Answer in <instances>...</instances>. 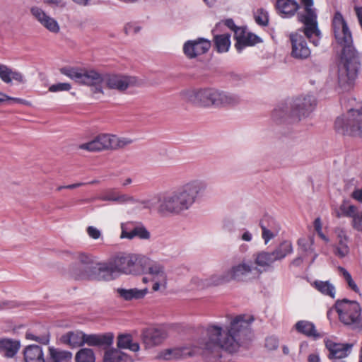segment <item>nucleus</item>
<instances>
[{
	"instance_id": "obj_29",
	"label": "nucleus",
	"mask_w": 362,
	"mask_h": 362,
	"mask_svg": "<svg viewBox=\"0 0 362 362\" xmlns=\"http://www.w3.org/2000/svg\"><path fill=\"white\" fill-rule=\"evenodd\" d=\"M276 8L282 17L291 18L296 14L299 5L296 0H277Z\"/></svg>"
},
{
	"instance_id": "obj_61",
	"label": "nucleus",
	"mask_w": 362,
	"mask_h": 362,
	"mask_svg": "<svg viewBox=\"0 0 362 362\" xmlns=\"http://www.w3.org/2000/svg\"><path fill=\"white\" fill-rule=\"evenodd\" d=\"M301 3L303 4V8H314L313 7V0H301Z\"/></svg>"
},
{
	"instance_id": "obj_34",
	"label": "nucleus",
	"mask_w": 362,
	"mask_h": 362,
	"mask_svg": "<svg viewBox=\"0 0 362 362\" xmlns=\"http://www.w3.org/2000/svg\"><path fill=\"white\" fill-rule=\"evenodd\" d=\"M47 362H72V354L68 351L50 346Z\"/></svg>"
},
{
	"instance_id": "obj_51",
	"label": "nucleus",
	"mask_w": 362,
	"mask_h": 362,
	"mask_svg": "<svg viewBox=\"0 0 362 362\" xmlns=\"http://www.w3.org/2000/svg\"><path fill=\"white\" fill-rule=\"evenodd\" d=\"M287 112L284 110V107L276 108L274 110L272 116L276 120H281L286 115Z\"/></svg>"
},
{
	"instance_id": "obj_25",
	"label": "nucleus",
	"mask_w": 362,
	"mask_h": 362,
	"mask_svg": "<svg viewBox=\"0 0 362 362\" xmlns=\"http://www.w3.org/2000/svg\"><path fill=\"white\" fill-rule=\"evenodd\" d=\"M325 346L329 352V358L335 359V361L346 357L351 352L352 347L351 344L336 343L330 339L325 341Z\"/></svg>"
},
{
	"instance_id": "obj_5",
	"label": "nucleus",
	"mask_w": 362,
	"mask_h": 362,
	"mask_svg": "<svg viewBox=\"0 0 362 362\" xmlns=\"http://www.w3.org/2000/svg\"><path fill=\"white\" fill-rule=\"evenodd\" d=\"M113 341L114 334L111 332L86 334L81 331H75L69 332L61 337V341L71 347H78L86 344L107 349L112 345Z\"/></svg>"
},
{
	"instance_id": "obj_17",
	"label": "nucleus",
	"mask_w": 362,
	"mask_h": 362,
	"mask_svg": "<svg viewBox=\"0 0 362 362\" xmlns=\"http://www.w3.org/2000/svg\"><path fill=\"white\" fill-rule=\"evenodd\" d=\"M86 279H93L98 281H111L117 276L113 264L110 259L104 262H95L93 267L85 274Z\"/></svg>"
},
{
	"instance_id": "obj_50",
	"label": "nucleus",
	"mask_w": 362,
	"mask_h": 362,
	"mask_svg": "<svg viewBox=\"0 0 362 362\" xmlns=\"http://www.w3.org/2000/svg\"><path fill=\"white\" fill-rule=\"evenodd\" d=\"M86 232L88 236L94 240L99 239L102 235L101 231L94 226H88L86 228Z\"/></svg>"
},
{
	"instance_id": "obj_42",
	"label": "nucleus",
	"mask_w": 362,
	"mask_h": 362,
	"mask_svg": "<svg viewBox=\"0 0 362 362\" xmlns=\"http://www.w3.org/2000/svg\"><path fill=\"white\" fill-rule=\"evenodd\" d=\"M127 356L116 349H107L104 355L103 362H121Z\"/></svg>"
},
{
	"instance_id": "obj_36",
	"label": "nucleus",
	"mask_w": 362,
	"mask_h": 362,
	"mask_svg": "<svg viewBox=\"0 0 362 362\" xmlns=\"http://www.w3.org/2000/svg\"><path fill=\"white\" fill-rule=\"evenodd\" d=\"M295 327L299 333L303 334L308 337H312L315 339L320 337V334L316 330L315 326L311 322L300 320L296 322Z\"/></svg>"
},
{
	"instance_id": "obj_22",
	"label": "nucleus",
	"mask_w": 362,
	"mask_h": 362,
	"mask_svg": "<svg viewBox=\"0 0 362 362\" xmlns=\"http://www.w3.org/2000/svg\"><path fill=\"white\" fill-rule=\"evenodd\" d=\"M121 230V238H127L129 240H132L136 237L142 240H148L150 238V233L142 224L134 225L132 222L122 223Z\"/></svg>"
},
{
	"instance_id": "obj_18",
	"label": "nucleus",
	"mask_w": 362,
	"mask_h": 362,
	"mask_svg": "<svg viewBox=\"0 0 362 362\" xmlns=\"http://www.w3.org/2000/svg\"><path fill=\"white\" fill-rule=\"evenodd\" d=\"M73 258L77 260L78 264L71 267V276L77 280L86 279L88 276L85 274L88 273L95 264L93 257L84 252H78L74 255Z\"/></svg>"
},
{
	"instance_id": "obj_31",
	"label": "nucleus",
	"mask_w": 362,
	"mask_h": 362,
	"mask_svg": "<svg viewBox=\"0 0 362 362\" xmlns=\"http://www.w3.org/2000/svg\"><path fill=\"white\" fill-rule=\"evenodd\" d=\"M21 343L18 340L0 339V354L7 358L13 357L18 351Z\"/></svg>"
},
{
	"instance_id": "obj_1",
	"label": "nucleus",
	"mask_w": 362,
	"mask_h": 362,
	"mask_svg": "<svg viewBox=\"0 0 362 362\" xmlns=\"http://www.w3.org/2000/svg\"><path fill=\"white\" fill-rule=\"evenodd\" d=\"M252 337L250 322L243 315L232 318L228 324L210 323L203 329L202 335L195 341L194 346L206 362H219L223 351H238Z\"/></svg>"
},
{
	"instance_id": "obj_63",
	"label": "nucleus",
	"mask_w": 362,
	"mask_h": 362,
	"mask_svg": "<svg viewBox=\"0 0 362 362\" xmlns=\"http://www.w3.org/2000/svg\"><path fill=\"white\" fill-rule=\"evenodd\" d=\"M314 226H315V230L317 232H320L321 231L322 226H321V221H320V218H316L315 220V221H314Z\"/></svg>"
},
{
	"instance_id": "obj_45",
	"label": "nucleus",
	"mask_w": 362,
	"mask_h": 362,
	"mask_svg": "<svg viewBox=\"0 0 362 362\" xmlns=\"http://www.w3.org/2000/svg\"><path fill=\"white\" fill-rule=\"evenodd\" d=\"M340 274L344 277L345 281H346L349 287L355 292H358V288L356 283L352 279V277L350 273L344 267H339L338 268Z\"/></svg>"
},
{
	"instance_id": "obj_56",
	"label": "nucleus",
	"mask_w": 362,
	"mask_h": 362,
	"mask_svg": "<svg viewBox=\"0 0 362 362\" xmlns=\"http://www.w3.org/2000/svg\"><path fill=\"white\" fill-rule=\"evenodd\" d=\"M44 3L50 6H54L57 7L65 6V3L63 0H43Z\"/></svg>"
},
{
	"instance_id": "obj_2",
	"label": "nucleus",
	"mask_w": 362,
	"mask_h": 362,
	"mask_svg": "<svg viewBox=\"0 0 362 362\" xmlns=\"http://www.w3.org/2000/svg\"><path fill=\"white\" fill-rule=\"evenodd\" d=\"M208 182L203 179L189 180L170 192L140 202L141 209H152L158 204L163 215H178L189 210L206 192Z\"/></svg>"
},
{
	"instance_id": "obj_16",
	"label": "nucleus",
	"mask_w": 362,
	"mask_h": 362,
	"mask_svg": "<svg viewBox=\"0 0 362 362\" xmlns=\"http://www.w3.org/2000/svg\"><path fill=\"white\" fill-rule=\"evenodd\" d=\"M302 33V32L298 30L296 33H291L289 36L291 43V56L294 59L300 60L308 59L311 54L310 49L305 40L307 37Z\"/></svg>"
},
{
	"instance_id": "obj_59",
	"label": "nucleus",
	"mask_w": 362,
	"mask_h": 362,
	"mask_svg": "<svg viewBox=\"0 0 362 362\" xmlns=\"http://www.w3.org/2000/svg\"><path fill=\"white\" fill-rule=\"evenodd\" d=\"M225 25H226L228 28H229L230 29H231L232 30H233L235 32V29H238V28H240L239 27H237L235 25V23L234 21H233V19H230V18H228V19H226L225 21Z\"/></svg>"
},
{
	"instance_id": "obj_21",
	"label": "nucleus",
	"mask_w": 362,
	"mask_h": 362,
	"mask_svg": "<svg viewBox=\"0 0 362 362\" xmlns=\"http://www.w3.org/2000/svg\"><path fill=\"white\" fill-rule=\"evenodd\" d=\"M211 46L210 40L199 37L196 40L186 41L183 45V52L188 59H194L197 56L207 52Z\"/></svg>"
},
{
	"instance_id": "obj_4",
	"label": "nucleus",
	"mask_w": 362,
	"mask_h": 362,
	"mask_svg": "<svg viewBox=\"0 0 362 362\" xmlns=\"http://www.w3.org/2000/svg\"><path fill=\"white\" fill-rule=\"evenodd\" d=\"M262 270L255 267L253 261L243 259L233 264L228 269L216 273L206 279V286H219L234 281L239 283H248L259 279Z\"/></svg>"
},
{
	"instance_id": "obj_11",
	"label": "nucleus",
	"mask_w": 362,
	"mask_h": 362,
	"mask_svg": "<svg viewBox=\"0 0 362 362\" xmlns=\"http://www.w3.org/2000/svg\"><path fill=\"white\" fill-rule=\"evenodd\" d=\"M180 95L182 99L196 105L205 107H215L216 88L185 90L182 91Z\"/></svg>"
},
{
	"instance_id": "obj_46",
	"label": "nucleus",
	"mask_w": 362,
	"mask_h": 362,
	"mask_svg": "<svg viewBox=\"0 0 362 362\" xmlns=\"http://www.w3.org/2000/svg\"><path fill=\"white\" fill-rule=\"evenodd\" d=\"M266 349L269 351H274L278 349L279 346V341L276 337L269 336L265 339Z\"/></svg>"
},
{
	"instance_id": "obj_40",
	"label": "nucleus",
	"mask_w": 362,
	"mask_h": 362,
	"mask_svg": "<svg viewBox=\"0 0 362 362\" xmlns=\"http://www.w3.org/2000/svg\"><path fill=\"white\" fill-rule=\"evenodd\" d=\"M313 285L322 294L332 298L335 297V287L329 281H315Z\"/></svg>"
},
{
	"instance_id": "obj_20",
	"label": "nucleus",
	"mask_w": 362,
	"mask_h": 362,
	"mask_svg": "<svg viewBox=\"0 0 362 362\" xmlns=\"http://www.w3.org/2000/svg\"><path fill=\"white\" fill-rule=\"evenodd\" d=\"M30 13L43 28L49 32L57 34L60 31V26L57 20L47 13L41 7L33 6L30 8Z\"/></svg>"
},
{
	"instance_id": "obj_6",
	"label": "nucleus",
	"mask_w": 362,
	"mask_h": 362,
	"mask_svg": "<svg viewBox=\"0 0 362 362\" xmlns=\"http://www.w3.org/2000/svg\"><path fill=\"white\" fill-rule=\"evenodd\" d=\"M98 81H94L92 92L94 95L104 94L103 87L124 92L129 87L134 86L137 80L135 77L123 74H100Z\"/></svg>"
},
{
	"instance_id": "obj_30",
	"label": "nucleus",
	"mask_w": 362,
	"mask_h": 362,
	"mask_svg": "<svg viewBox=\"0 0 362 362\" xmlns=\"http://www.w3.org/2000/svg\"><path fill=\"white\" fill-rule=\"evenodd\" d=\"M0 78L6 83H11L12 81L19 83H25V79L21 72L14 71L4 64H0Z\"/></svg>"
},
{
	"instance_id": "obj_57",
	"label": "nucleus",
	"mask_w": 362,
	"mask_h": 362,
	"mask_svg": "<svg viewBox=\"0 0 362 362\" xmlns=\"http://www.w3.org/2000/svg\"><path fill=\"white\" fill-rule=\"evenodd\" d=\"M6 101H12V102H15V103H17L24 104V105H28L29 103L25 100L21 99V98H18L9 97V96H8L6 95V98H5V102Z\"/></svg>"
},
{
	"instance_id": "obj_14",
	"label": "nucleus",
	"mask_w": 362,
	"mask_h": 362,
	"mask_svg": "<svg viewBox=\"0 0 362 362\" xmlns=\"http://www.w3.org/2000/svg\"><path fill=\"white\" fill-rule=\"evenodd\" d=\"M60 73L77 83L93 88L94 81H98L99 72L93 69H81L66 66L60 69Z\"/></svg>"
},
{
	"instance_id": "obj_58",
	"label": "nucleus",
	"mask_w": 362,
	"mask_h": 362,
	"mask_svg": "<svg viewBox=\"0 0 362 362\" xmlns=\"http://www.w3.org/2000/svg\"><path fill=\"white\" fill-rule=\"evenodd\" d=\"M356 14L359 23V25L362 29V6H356L355 7Z\"/></svg>"
},
{
	"instance_id": "obj_54",
	"label": "nucleus",
	"mask_w": 362,
	"mask_h": 362,
	"mask_svg": "<svg viewBox=\"0 0 362 362\" xmlns=\"http://www.w3.org/2000/svg\"><path fill=\"white\" fill-rule=\"evenodd\" d=\"M154 281L153 283V290L154 291H158L161 287L163 288V289H165L166 288V285H167V278H165V283L163 282H161L160 280L158 279H154L153 280Z\"/></svg>"
},
{
	"instance_id": "obj_64",
	"label": "nucleus",
	"mask_w": 362,
	"mask_h": 362,
	"mask_svg": "<svg viewBox=\"0 0 362 362\" xmlns=\"http://www.w3.org/2000/svg\"><path fill=\"white\" fill-rule=\"evenodd\" d=\"M303 262V259L300 257L295 258L292 262L291 264L296 267H299Z\"/></svg>"
},
{
	"instance_id": "obj_47",
	"label": "nucleus",
	"mask_w": 362,
	"mask_h": 362,
	"mask_svg": "<svg viewBox=\"0 0 362 362\" xmlns=\"http://www.w3.org/2000/svg\"><path fill=\"white\" fill-rule=\"evenodd\" d=\"M71 88V86L69 83H59L49 86V91L52 93L69 91Z\"/></svg>"
},
{
	"instance_id": "obj_26",
	"label": "nucleus",
	"mask_w": 362,
	"mask_h": 362,
	"mask_svg": "<svg viewBox=\"0 0 362 362\" xmlns=\"http://www.w3.org/2000/svg\"><path fill=\"white\" fill-rule=\"evenodd\" d=\"M336 233L337 243L332 245V252L336 257L341 259L349 253V237L343 228L337 229Z\"/></svg>"
},
{
	"instance_id": "obj_7",
	"label": "nucleus",
	"mask_w": 362,
	"mask_h": 362,
	"mask_svg": "<svg viewBox=\"0 0 362 362\" xmlns=\"http://www.w3.org/2000/svg\"><path fill=\"white\" fill-rule=\"evenodd\" d=\"M336 131L343 135L362 138V107L351 109L334 122Z\"/></svg>"
},
{
	"instance_id": "obj_3",
	"label": "nucleus",
	"mask_w": 362,
	"mask_h": 362,
	"mask_svg": "<svg viewBox=\"0 0 362 362\" xmlns=\"http://www.w3.org/2000/svg\"><path fill=\"white\" fill-rule=\"evenodd\" d=\"M332 27L335 40L342 48L338 65L339 83L341 85L349 84L356 78L360 66L357 52L353 45L352 34L339 11L334 13Z\"/></svg>"
},
{
	"instance_id": "obj_44",
	"label": "nucleus",
	"mask_w": 362,
	"mask_h": 362,
	"mask_svg": "<svg viewBox=\"0 0 362 362\" xmlns=\"http://www.w3.org/2000/svg\"><path fill=\"white\" fill-rule=\"evenodd\" d=\"M255 22L262 26H266L269 23V13L264 8L257 9L255 15Z\"/></svg>"
},
{
	"instance_id": "obj_9",
	"label": "nucleus",
	"mask_w": 362,
	"mask_h": 362,
	"mask_svg": "<svg viewBox=\"0 0 362 362\" xmlns=\"http://www.w3.org/2000/svg\"><path fill=\"white\" fill-rule=\"evenodd\" d=\"M128 138L118 137L113 134H102L92 141L82 144L79 148L88 151H100L106 149H117L132 144Z\"/></svg>"
},
{
	"instance_id": "obj_38",
	"label": "nucleus",
	"mask_w": 362,
	"mask_h": 362,
	"mask_svg": "<svg viewBox=\"0 0 362 362\" xmlns=\"http://www.w3.org/2000/svg\"><path fill=\"white\" fill-rule=\"evenodd\" d=\"M293 250L292 243L288 240H284L276 246L272 252L276 262L284 259L287 255L291 254Z\"/></svg>"
},
{
	"instance_id": "obj_39",
	"label": "nucleus",
	"mask_w": 362,
	"mask_h": 362,
	"mask_svg": "<svg viewBox=\"0 0 362 362\" xmlns=\"http://www.w3.org/2000/svg\"><path fill=\"white\" fill-rule=\"evenodd\" d=\"M186 348H173V349H167L162 351L158 358L163 360H174L179 359L182 358L184 356L187 354L185 352Z\"/></svg>"
},
{
	"instance_id": "obj_28",
	"label": "nucleus",
	"mask_w": 362,
	"mask_h": 362,
	"mask_svg": "<svg viewBox=\"0 0 362 362\" xmlns=\"http://www.w3.org/2000/svg\"><path fill=\"white\" fill-rule=\"evenodd\" d=\"M255 267H258L263 272L267 271L272 267L273 264L276 262L272 252L260 251L252 255Z\"/></svg>"
},
{
	"instance_id": "obj_37",
	"label": "nucleus",
	"mask_w": 362,
	"mask_h": 362,
	"mask_svg": "<svg viewBox=\"0 0 362 362\" xmlns=\"http://www.w3.org/2000/svg\"><path fill=\"white\" fill-rule=\"evenodd\" d=\"M117 346L119 349H129L134 352H137L140 349V346L137 342H133L132 336L129 334H121L117 337Z\"/></svg>"
},
{
	"instance_id": "obj_13",
	"label": "nucleus",
	"mask_w": 362,
	"mask_h": 362,
	"mask_svg": "<svg viewBox=\"0 0 362 362\" xmlns=\"http://www.w3.org/2000/svg\"><path fill=\"white\" fill-rule=\"evenodd\" d=\"M334 214L338 218H349L352 228L362 233V211H359L357 206L351 204L348 200H344L339 207L334 210Z\"/></svg>"
},
{
	"instance_id": "obj_10",
	"label": "nucleus",
	"mask_w": 362,
	"mask_h": 362,
	"mask_svg": "<svg viewBox=\"0 0 362 362\" xmlns=\"http://www.w3.org/2000/svg\"><path fill=\"white\" fill-rule=\"evenodd\" d=\"M339 320L344 325H358L361 318V308L356 300L343 299L335 305Z\"/></svg>"
},
{
	"instance_id": "obj_52",
	"label": "nucleus",
	"mask_w": 362,
	"mask_h": 362,
	"mask_svg": "<svg viewBox=\"0 0 362 362\" xmlns=\"http://www.w3.org/2000/svg\"><path fill=\"white\" fill-rule=\"evenodd\" d=\"M350 197L357 202L362 204V187L354 189Z\"/></svg>"
},
{
	"instance_id": "obj_24",
	"label": "nucleus",
	"mask_w": 362,
	"mask_h": 362,
	"mask_svg": "<svg viewBox=\"0 0 362 362\" xmlns=\"http://www.w3.org/2000/svg\"><path fill=\"white\" fill-rule=\"evenodd\" d=\"M235 39L236 40L235 47L238 52H241L245 47L255 45L261 41L257 35L247 33L244 28L235 30Z\"/></svg>"
},
{
	"instance_id": "obj_60",
	"label": "nucleus",
	"mask_w": 362,
	"mask_h": 362,
	"mask_svg": "<svg viewBox=\"0 0 362 362\" xmlns=\"http://www.w3.org/2000/svg\"><path fill=\"white\" fill-rule=\"evenodd\" d=\"M117 195H115L114 194H108L104 196L102 198V200L117 202Z\"/></svg>"
},
{
	"instance_id": "obj_62",
	"label": "nucleus",
	"mask_w": 362,
	"mask_h": 362,
	"mask_svg": "<svg viewBox=\"0 0 362 362\" xmlns=\"http://www.w3.org/2000/svg\"><path fill=\"white\" fill-rule=\"evenodd\" d=\"M308 362H320V359L318 354H312L308 356Z\"/></svg>"
},
{
	"instance_id": "obj_48",
	"label": "nucleus",
	"mask_w": 362,
	"mask_h": 362,
	"mask_svg": "<svg viewBox=\"0 0 362 362\" xmlns=\"http://www.w3.org/2000/svg\"><path fill=\"white\" fill-rule=\"evenodd\" d=\"M26 338L28 339L35 340L43 344H47L49 341V334H45L42 336H35L32 333H27Z\"/></svg>"
},
{
	"instance_id": "obj_15",
	"label": "nucleus",
	"mask_w": 362,
	"mask_h": 362,
	"mask_svg": "<svg viewBox=\"0 0 362 362\" xmlns=\"http://www.w3.org/2000/svg\"><path fill=\"white\" fill-rule=\"evenodd\" d=\"M117 276L120 274H137L140 272L137 257L130 254H122L111 259Z\"/></svg>"
},
{
	"instance_id": "obj_41",
	"label": "nucleus",
	"mask_w": 362,
	"mask_h": 362,
	"mask_svg": "<svg viewBox=\"0 0 362 362\" xmlns=\"http://www.w3.org/2000/svg\"><path fill=\"white\" fill-rule=\"evenodd\" d=\"M148 274L151 276L152 280L158 279L163 283H165V278H167L163 267L157 263L148 267Z\"/></svg>"
},
{
	"instance_id": "obj_23",
	"label": "nucleus",
	"mask_w": 362,
	"mask_h": 362,
	"mask_svg": "<svg viewBox=\"0 0 362 362\" xmlns=\"http://www.w3.org/2000/svg\"><path fill=\"white\" fill-rule=\"evenodd\" d=\"M259 226L262 231V237L265 244L275 238L281 228L279 223L270 216H264L260 221Z\"/></svg>"
},
{
	"instance_id": "obj_12",
	"label": "nucleus",
	"mask_w": 362,
	"mask_h": 362,
	"mask_svg": "<svg viewBox=\"0 0 362 362\" xmlns=\"http://www.w3.org/2000/svg\"><path fill=\"white\" fill-rule=\"evenodd\" d=\"M317 100L313 95H300L293 100L289 117L293 122L300 121L314 110Z\"/></svg>"
},
{
	"instance_id": "obj_32",
	"label": "nucleus",
	"mask_w": 362,
	"mask_h": 362,
	"mask_svg": "<svg viewBox=\"0 0 362 362\" xmlns=\"http://www.w3.org/2000/svg\"><path fill=\"white\" fill-rule=\"evenodd\" d=\"M118 296L124 300H139L143 298L148 293V288L139 289L118 288L115 290Z\"/></svg>"
},
{
	"instance_id": "obj_43",
	"label": "nucleus",
	"mask_w": 362,
	"mask_h": 362,
	"mask_svg": "<svg viewBox=\"0 0 362 362\" xmlns=\"http://www.w3.org/2000/svg\"><path fill=\"white\" fill-rule=\"evenodd\" d=\"M95 358L92 349L83 348L79 350L76 355V362H95Z\"/></svg>"
},
{
	"instance_id": "obj_8",
	"label": "nucleus",
	"mask_w": 362,
	"mask_h": 362,
	"mask_svg": "<svg viewBox=\"0 0 362 362\" xmlns=\"http://www.w3.org/2000/svg\"><path fill=\"white\" fill-rule=\"evenodd\" d=\"M298 21L303 24L302 32L310 42L315 46H318L322 37L318 28L317 13L315 8H304L297 14Z\"/></svg>"
},
{
	"instance_id": "obj_49",
	"label": "nucleus",
	"mask_w": 362,
	"mask_h": 362,
	"mask_svg": "<svg viewBox=\"0 0 362 362\" xmlns=\"http://www.w3.org/2000/svg\"><path fill=\"white\" fill-rule=\"evenodd\" d=\"M17 306L18 304L15 301L8 300H0V311L11 310Z\"/></svg>"
},
{
	"instance_id": "obj_55",
	"label": "nucleus",
	"mask_w": 362,
	"mask_h": 362,
	"mask_svg": "<svg viewBox=\"0 0 362 362\" xmlns=\"http://www.w3.org/2000/svg\"><path fill=\"white\" fill-rule=\"evenodd\" d=\"M240 238L243 241L250 242L252 240V234L247 230H243Z\"/></svg>"
},
{
	"instance_id": "obj_33",
	"label": "nucleus",
	"mask_w": 362,
	"mask_h": 362,
	"mask_svg": "<svg viewBox=\"0 0 362 362\" xmlns=\"http://www.w3.org/2000/svg\"><path fill=\"white\" fill-rule=\"evenodd\" d=\"M24 360L25 362H46L42 349L37 345L28 346L24 351Z\"/></svg>"
},
{
	"instance_id": "obj_53",
	"label": "nucleus",
	"mask_w": 362,
	"mask_h": 362,
	"mask_svg": "<svg viewBox=\"0 0 362 362\" xmlns=\"http://www.w3.org/2000/svg\"><path fill=\"white\" fill-rule=\"evenodd\" d=\"M117 202L120 204H124V203H127V202L134 203L135 199H134L133 197L129 196L128 194H120V195H117Z\"/></svg>"
},
{
	"instance_id": "obj_19",
	"label": "nucleus",
	"mask_w": 362,
	"mask_h": 362,
	"mask_svg": "<svg viewBox=\"0 0 362 362\" xmlns=\"http://www.w3.org/2000/svg\"><path fill=\"white\" fill-rule=\"evenodd\" d=\"M167 337L166 328L159 326L145 329L141 334V339L145 348L151 349L162 344Z\"/></svg>"
},
{
	"instance_id": "obj_35",
	"label": "nucleus",
	"mask_w": 362,
	"mask_h": 362,
	"mask_svg": "<svg viewBox=\"0 0 362 362\" xmlns=\"http://www.w3.org/2000/svg\"><path fill=\"white\" fill-rule=\"evenodd\" d=\"M216 30H213L214 45L216 51L219 53L226 52L230 47V35L229 33L216 34Z\"/></svg>"
},
{
	"instance_id": "obj_27",
	"label": "nucleus",
	"mask_w": 362,
	"mask_h": 362,
	"mask_svg": "<svg viewBox=\"0 0 362 362\" xmlns=\"http://www.w3.org/2000/svg\"><path fill=\"white\" fill-rule=\"evenodd\" d=\"M215 98V107L234 106L240 102V97L238 94L217 88Z\"/></svg>"
}]
</instances>
